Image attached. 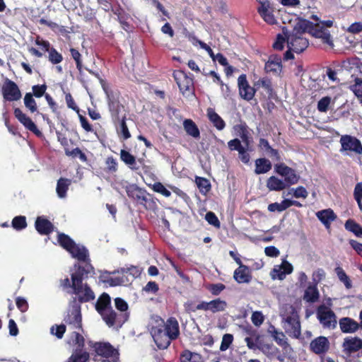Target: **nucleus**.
Here are the masks:
<instances>
[{"label":"nucleus","instance_id":"obj_1","mask_svg":"<svg viewBox=\"0 0 362 362\" xmlns=\"http://www.w3.org/2000/svg\"><path fill=\"white\" fill-rule=\"evenodd\" d=\"M93 271V267L90 263L82 266L80 264H74L73 269L70 270L71 279L69 277L60 279L59 286L63 290L76 295L71 300H76L78 305L88 303L93 300L95 295L91 287L87 284L83 283V280L88 277V274Z\"/></svg>","mask_w":362,"mask_h":362},{"label":"nucleus","instance_id":"obj_2","mask_svg":"<svg viewBox=\"0 0 362 362\" xmlns=\"http://www.w3.org/2000/svg\"><path fill=\"white\" fill-rule=\"evenodd\" d=\"M313 28L311 21L299 18L292 32L289 34H286L288 47L296 53L303 52L309 45L308 40L303 37L306 32L317 38L321 39L322 42L330 43L328 33H324L322 31Z\"/></svg>","mask_w":362,"mask_h":362},{"label":"nucleus","instance_id":"obj_3","mask_svg":"<svg viewBox=\"0 0 362 362\" xmlns=\"http://www.w3.org/2000/svg\"><path fill=\"white\" fill-rule=\"evenodd\" d=\"M57 241L59 245L66 250L73 258L86 264L90 263L88 250L85 246L76 244L72 238L63 233H58Z\"/></svg>","mask_w":362,"mask_h":362},{"label":"nucleus","instance_id":"obj_4","mask_svg":"<svg viewBox=\"0 0 362 362\" xmlns=\"http://www.w3.org/2000/svg\"><path fill=\"white\" fill-rule=\"evenodd\" d=\"M35 43L37 45L42 52L37 49L35 47H30L29 52L37 57H42L43 52H48V60L52 64H58L63 61V56L54 47H51V44L48 40H44L40 35L35 37Z\"/></svg>","mask_w":362,"mask_h":362},{"label":"nucleus","instance_id":"obj_5","mask_svg":"<svg viewBox=\"0 0 362 362\" xmlns=\"http://www.w3.org/2000/svg\"><path fill=\"white\" fill-rule=\"evenodd\" d=\"M63 320L69 329L83 330L81 305L75 299L69 300Z\"/></svg>","mask_w":362,"mask_h":362},{"label":"nucleus","instance_id":"obj_6","mask_svg":"<svg viewBox=\"0 0 362 362\" xmlns=\"http://www.w3.org/2000/svg\"><path fill=\"white\" fill-rule=\"evenodd\" d=\"M286 332L291 337L298 339L301 335L300 317L293 305L289 306V315L284 318Z\"/></svg>","mask_w":362,"mask_h":362},{"label":"nucleus","instance_id":"obj_7","mask_svg":"<svg viewBox=\"0 0 362 362\" xmlns=\"http://www.w3.org/2000/svg\"><path fill=\"white\" fill-rule=\"evenodd\" d=\"M173 76L183 95L189 96L193 94L194 88L192 78L188 76L187 74L182 70L174 71Z\"/></svg>","mask_w":362,"mask_h":362},{"label":"nucleus","instance_id":"obj_8","mask_svg":"<svg viewBox=\"0 0 362 362\" xmlns=\"http://www.w3.org/2000/svg\"><path fill=\"white\" fill-rule=\"evenodd\" d=\"M317 317L323 327L334 329L337 326V317L329 308L322 305L317 309Z\"/></svg>","mask_w":362,"mask_h":362},{"label":"nucleus","instance_id":"obj_9","mask_svg":"<svg viewBox=\"0 0 362 362\" xmlns=\"http://www.w3.org/2000/svg\"><path fill=\"white\" fill-rule=\"evenodd\" d=\"M274 170L278 175L284 177V180L288 187L297 184L300 180V175L296 173V170L284 163L275 164Z\"/></svg>","mask_w":362,"mask_h":362},{"label":"nucleus","instance_id":"obj_10","mask_svg":"<svg viewBox=\"0 0 362 362\" xmlns=\"http://www.w3.org/2000/svg\"><path fill=\"white\" fill-rule=\"evenodd\" d=\"M2 95L6 101H17L21 98V92L18 85L10 79H6L2 86Z\"/></svg>","mask_w":362,"mask_h":362},{"label":"nucleus","instance_id":"obj_11","mask_svg":"<svg viewBox=\"0 0 362 362\" xmlns=\"http://www.w3.org/2000/svg\"><path fill=\"white\" fill-rule=\"evenodd\" d=\"M126 192L129 198L136 201L139 204L144 205L146 209L147 203L150 199L151 194L145 189H141L136 185H129L126 187Z\"/></svg>","mask_w":362,"mask_h":362},{"label":"nucleus","instance_id":"obj_12","mask_svg":"<svg viewBox=\"0 0 362 362\" xmlns=\"http://www.w3.org/2000/svg\"><path fill=\"white\" fill-rule=\"evenodd\" d=\"M238 86L240 97L247 101L251 100L257 92L256 86H253L252 87L250 86L247 76L244 74L238 77Z\"/></svg>","mask_w":362,"mask_h":362},{"label":"nucleus","instance_id":"obj_13","mask_svg":"<svg viewBox=\"0 0 362 362\" xmlns=\"http://www.w3.org/2000/svg\"><path fill=\"white\" fill-rule=\"evenodd\" d=\"M228 148L230 151H237L238 152V158L244 164H249L250 162V155L248 152L249 147L245 146L241 144L240 139L235 138L228 142Z\"/></svg>","mask_w":362,"mask_h":362},{"label":"nucleus","instance_id":"obj_14","mask_svg":"<svg viewBox=\"0 0 362 362\" xmlns=\"http://www.w3.org/2000/svg\"><path fill=\"white\" fill-rule=\"evenodd\" d=\"M100 315L107 325L109 327H112L116 324L122 325L127 320L129 317V314L127 313L121 314L119 315H117L112 307L105 311H103L102 314Z\"/></svg>","mask_w":362,"mask_h":362},{"label":"nucleus","instance_id":"obj_15","mask_svg":"<svg viewBox=\"0 0 362 362\" xmlns=\"http://www.w3.org/2000/svg\"><path fill=\"white\" fill-rule=\"evenodd\" d=\"M152 337L159 349H166L169 347L173 339H170L165 330H163L158 326L153 327L151 331Z\"/></svg>","mask_w":362,"mask_h":362},{"label":"nucleus","instance_id":"obj_16","mask_svg":"<svg viewBox=\"0 0 362 362\" xmlns=\"http://www.w3.org/2000/svg\"><path fill=\"white\" fill-rule=\"evenodd\" d=\"M13 114L16 118L25 127L26 129L30 131L38 137L42 136V133L38 129L31 118H30L26 114L23 113L20 108H15Z\"/></svg>","mask_w":362,"mask_h":362},{"label":"nucleus","instance_id":"obj_17","mask_svg":"<svg viewBox=\"0 0 362 362\" xmlns=\"http://www.w3.org/2000/svg\"><path fill=\"white\" fill-rule=\"evenodd\" d=\"M107 105L112 121L115 123L119 122L122 119L119 117V114L124 109V105L120 103L118 95L115 94L108 95Z\"/></svg>","mask_w":362,"mask_h":362},{"label":"nucleus","instance_id":"obj_18","mask_svg":"<svg viewBox=\"0 0 362 362\" xmlns=\"http://www.w3.org/2000/svg\"><path fill=\"white\" fill-rule=\"evenodd\" d=\"M158 326L163 330H165L167 335L170 337V339L175 340L180 334L178 321L174 317L168 318L166 322H163V325Z\"/></svg>","mask_w":362,"mask_h":362},{"label":"nucleus","instance_id":"obj_19","mask_svg":"<svg viewBox=\"0 0 362 362\" xmlns=\"http://www.w3.org/2000/svg\"><path fill=\"white\" fill-rule=\"evenodd\" d=\"M330 348L328 339L324 336H320L313 339L310 344V349L317 355L325 354Z\"/></svg>","mask_w":362,"mask_h":362},{"label":"nucleus","instance_id":"obj_20","mask_svg":"<svg viewBox=\"0 0 362 362\" xmlns=\"http://www.w3.org/2000/svg\"><path fill=\"white\" fill-rule=\"evenodd\" d=\"M341 147L345 151H352L358 154H362V144L356 137L345 135L340 139Z\"/></svg>","mask_w":362,"mask_h":362},{"label":"nucleus","instance_id":"obj_21","mask_svg":"<svg viewBox=\"0 0 362 362\" xmlns=\"http://www.w3.org/2000/svg\"><path fill=\"white\" fill-rule=\"evenodd\" d=\"M117 273V276H104L103 282L108 284L110 286H127L130 284L132 280L128 278V274L126 272L122 271V268L117 272L115 271L112 274Z\"/></svg>","mask_w":362,"mask_h":362},{"label":"nucleus","instance_id":"obj_22","mask_svg":"<svg viewBox=\"0 0 362 362\" xmlns=\"http://www.w3.org/2000/svg\"><path fill=\"white\" fill-rule=\"evenodd\" d=\"M342 347L344 351L350 355L362 349V339L357 337H347L344 339Z\"/></svg>","mask_w":362,"mask_h":362},{"label":"nucleus","instance_id":"obj_23","mask_svg":"<svg viewBox=\"0 0 362 362\" xmlns=\"http://www.w3.org/2000/svg\"><path fill=\"white\" fill-rule=\"evenodd\" d=\"M254 86H256L255 89H257V91L261 88L263 89V91L260 93L264 96V98H267L269 99L272 97L274 90L272 80L269 78H259L257 81L254 82Z\"/></svg>","mask_w":362,"mask_h":362},{"label":"nucleus","instance_id":"obj_24","mask_svg":"<svg viewBox=\"0 0 362 362\" xmlns=\"http://www.w3.org/2000/svg\"><path fill=\"white\" fill-rule=\"evenodd\" d=\"M239 267L237 268L233 274L234 279L238 284H248L252 280V274L249 267L244 265L243 262L238 264Z\"/></svg>","mask_w":362,"mask_h":362},{"label":"nucleus","instance_id":"obj_25","mask_svg":"<svg viewBox=\"0 0 362 362\" xmlns=\"http://www.w3.org/2000/svg\"><path fill=\"white\" fill-rule=\"evenodd\" d=\"M35 228L37 233L42 235H48L54 230V225L43 216L37 217Z\"/></svg>","mask_w":362,"mask_h":362},{"label":"nucleus","instance_id":"obj_26","mask_svg":"<svg viewBox=\"0 0 362 362\" xmlns=\"http://www.w3.org/2000/svg\"><path fill=\"white\" fill-rule=\"evenodd\" d=\"M281 57L277 54H272L266 62L264 70L267 73H273L277 74L281 71Z\"/></svg>","mask_w":362,"mask_h":362},{"label":"nucleus","instance_id":"obj_27","mask_svg":"<svg viewBox=\"0 0 362 362\" xmlns=\"http://www.w3.org/2000/svg\"><path fill=\"white\" fill-rule=\"evenodd\" d=\"M316 216L327 229L330 228L332 222L335 221L337 218L332 209L319 211L316 213Z\"/></svg>","mask_w":362,"mask_h":362},{"label":"nucleus","instance_id":"obj_28","mask_svg":"<svg viewBox=\"0 0 362 362\" xmlns=\"http://www.w3.org/2000/svg\"><path fill=\"white\" fill-rule=\"evenodd\" d=\"M98 355L105 358L113 356L116 351L114 347L110 343L96 342L93 346Z\"/></svg>","mask_w":362,"mask_h":362},{"label":"nucleus","instance_id":"obj_29","mask_svg":"<svg viewBox=\"0 0 362 362\" xmlns=\"http://www.w3.org/2000/svg\"><path fill=\"white\" fill-rule=\"evenodd\" d=\"M339 327L344 333H354L358 329L359 325L350 317H343L339 320Z\"/></svg>","mask_w":362,"mask_h":362},{"label":"nucleus","instance_id":"obj_30","mask_svg":"<svg viewBox=\"0 0 362 362\" xmlns=\"http://www.w3.org/2000/svg\"><path fill=\"white\" fill-rule=\"evenodd\" d=\"M67 343L75 348L74 351H81L85 346V339L82 334L74 331L70 334Z\"/></svg>","mask_w":362,"mask_h":362},{"label":"nucleus","instance_id":"obj_31","mask_svg":"<svg viewBox=\"0 0 362 362\" xmlns=\"http://www.w3.org/2000/svg\"><path fill=\"white\" fill-rule=\"evenodd\" d=\"M267 187L270 191H281L288 187L285 180H281L276 176H271L267 180Z\"/></svg>","mask_w":362,"mask_h":362},{"label":"nucleus","instance_id":"obj_32","mask_svg":"<svg viewBox=\"0 0 362 362\" xmlns=\"http://www.w3.org/2000/svg\"><path fill=\"white\" fill-rule=\"evenodd\" d=\"M183 127L186 134L194 139H199L200 131L196 123L191 119H185L183 121Z\"/></svg>","mask_w":362,"mask_h":362},{"label":"nucleus","instance_id":"obj_33","mask_svg":"<svg viewBox=\"0 0 362 362\" xmlns=\"http://www.w3.org/2000/svg\"><path fill=\"white\" fill-rule=\"evenodd\" d=\"M111 298L107 293H103L98 298L95 303V310L99 314L111 308Z\"/></svg>","mask_w":362,"mask_h":362},{"label":"nucleus","instance_id":"obj_34","mask_svg":"<svg viewBox=\"0 0 362 362\" xmlns=\"http://www.w3.org/2000/svg\"><path fill=\"white\" fill-rule=\"evenodd\" d=\"M320 293L317 285H309L305 290L303 300L308 303H313L319 300Z\"/></svg>","mask_w":362,"mask_h":362},{"label":"nucleus","instance_id":"obj_35","mask_svg":"<svg viewBox=\"0 0 362 362\" xmlns=\"http://www.w3.org/2000/svg\"><path fill=\"white\" fill-rule=\"evenodd\" d=\"M227 307V302L220 298L209 301V311L212 313L223 312L226 310Z\"/></svg>","mask_w":362,"mask_h":362},{"label":"nucleus","instance_id":"obj_36","mask_svg":"<svg viewBox=\"0 0 362 362\" xmlns=\"http://www.w3.org/2000/svg\"><path fill=\"white\" fill-rule=\"evenodd\" d=\"M272 163L265 158H260L255 160V173L257 175L264 174L272 169Z\"/></svg>","mask_w":362,"mask_h":362},{"label":"nucleus","instance_id":"obj_37","mask_svg":"<svg viewBox=\"0 0 362 362\" xmlns=\"http://www.w3.org/2000/svg\"><path fill=\"white\" fill-rule=\"evenodd\" d=\"M207 116L210 122L218 130H222L226 127L224 120L211 108L207 110Z\"/></svg>","mask_w":362,"mask_h":362},{"label":"nucleus","instance_id":"obj_38","mask_svg":"<svg viewBox=\"0 0 362 362\" xmlns=\"http://www.w3.org/2000/svg\"><path fill=\"white\" fill-rule=\"evenodd\" d=\"M332 25H333V21L331 20L320 21V23H316V24H314L312 22V26L313 27V28H316V30H320L322 31L324 33L329 34V39H330V43L329 42H323V43L329 45L331 47H334V43H333L332 37L330 35V33L327 29V28H330Z\"/></svg>","mask_w":362,"mask_h":362},{"label":"nucleus","instance_id":"obj_39","mask_svg":"<svg viewBox=\"0 0 362 362\" xmlns=\"http://www.w3.org/2000/svg\"><path fill=\"white\" fill-rule=\"evenodd\" d=\"M195 183L202 194L206 195L211 189L210 181L202 177H195Z\"/></svg>","mask_w":362,"mask_h":362},{"label":"nucleus","instance_id":"obj_40","mask_svg":"<svg viewBox=\"0 0 362 362\" xmlns=\"http://www.w3.org/2000/svg\"><path fill=\"white\" fill-rule=\"evenodd\" d=\"M70 185L71 180L69 179L61 177L58 180L56 191L59 197L64 198L66 196Z\"/></svg>","mask_w":362,"mask_h":362},{"label":"nucleus","instance_id":"obj_41","mask_svg":"<svg viewBox=\"0 0 362 362\" xmlns=\"http://www.w3.org/2000/svg\"><path fill=\"white\" fill-rule=\"evenodd\" d=\"M345 229L353 233L357 237H362V227L354 219H348L344 224Z\"/></svg>","mask_w":362,"mask_h":362},{"label":"nucleus","instance_id":"obj_42","mask_svg":"<svg viewBox=\"0 0 362 362\" xmlns=\"http://www.w3.org/2000/svg\"><path fill=\"white\" fill-rule=\"evenodd\" d=\"M121 160L132 170H137L138 168L135 167L136 163L135 157L126 150H121L120 151Z\"/></svg>","mask_w":362,"mask_h":362},{"label":"nucleus","instance_id":"obj_43","mask_svg":"<svg viewBox=\"0 0 362 362\" xmlns=\"http://www.w3.org/2000/svg\"><path fill=\"white\" fill-rule=\"evenodd\" d=\"M335 273L341 282H342L346 288L350 289L352 288V283L349 276L346 274L344 270L341 267H337L334 269Z\"/></svg>","mask_w":362,"mask_h":362},{"label":"nucleus","instance_id":"obj_44","mask_svg":"<svg viewBox=\"0 0 362 362\" xmlns=\"http://www.w3.org/2000/svg\"><path fill=\"white\" fill-rule=\"evenodd\" d=\"M257 11L261 17L264 19V21L270 25L276 23V20L274 18L272 11L269 9V6L264 8H258Z\"/></svg>","mask_w":362,"mask_h":362},{"label":"nucleus","instance_id":"obj_45","mask_svg":"<svg viewBox=\"0 0 362 362\" xmlns=\"http://www.w3.org/2000/svg\"><path fill=\"white\" fill-rule=\"evenodd\" d=\"M11 226L16 230H22L28 226L26 217L25 216H16L11 221Z\"/></svg>","mask_w":362,"mask_h":362},{"label":"nucleus","instance_id":"obj_46","mask_svg":"<svg viewBox=\"0 0 362 362\" xmlns=\"http://www.w3.org/2000/svg\"><path fill=\"white\" fill-rule=\"evenodd\" d=\"M65 155L72 158L78 157L83 163L88 160L86 155L78 147L72 150H70L69 148H65Z\"/></svg>","mask_w":362,"mask_h":362},{"label":"nucleus","instance_id":"obj_47","mask_svg":"<svg viewBox=\"0 0 362 362\" xmlns=\"http://www.w3.org/2000/svg\"><path fill=\"white\" fill-rule=\"evenodd\" d=\"M89 357L87 351H74L66 362H86Z\"/></svg>","mask_w":362,"mask_h":362},{"label":"nucleus","instance_id":"obj_48","mask_svg":"<svg viewBox=\"0 0 362 362\" xmlns=\"http://www.w3.org/2000/svg\"><path fill=\"white\" fill-rule=\"evenodd\" d=\"M24 105L32 113L37 110V103L33 98V95L31 93H25L24 96Z\"/></svg>","mask_w":362,"mask_h":362},{"label":"nucleus","instance_id":"obj_49","mask_svg":"<svg viewBox=\"0 0 362 362\" xmlns=\"http://www.w3.org/2000/svg\"><path fill=\"white\" fill-rule=\"evenodd\" d=\"M350 89L362 105V79L356 78L354 84L350 86Z\"/></svg>","mask_w":362,"mask_h":362},{"label":"nucleus","instance_id":"obj_50","mask_svg":"<svg viewBox=\"0 0 362 362\" xmlns=\"http://www.w3.org/2000/svg\"><path fill=\"white\" fill-rule=\"evenodd\" d=\"M71 56L74 60L76 66V69L81 73L83 69L82 55L78 49L75 48H70L69 49Z\"/></svg>","mask_w":362,"mask_h":362},{"label":"nucleus","instance_id":"obj_51","mask_svg":"<svg viewBox=\"0 0 362 362\" xmlns=\"http://www.w3.org/2000/svg\"><path fill=\"white\" fill-rule=\"evenodd\" d=\"M66 325H54L50 328V332L54 335L57 339H62L66 329Z\"/></svg>","mask_w":362,"mask_h":362},{"label":"nucleus","instance_id":"obj_52","mask_svg":"<svg viewBox=\"0 0 362 362\" xmlns=\"http://www.w3.org/2000/svg\"><path fill=\"white\" fill-rule=\"evenodd\" d=\"M206 288L211 295L217 296L226 289V286L222 283L210 284H208Z\"/></svg>","mask_w":362,"mask_h":362},{"label":"nucleus","instance_id":"obj_53","mask_svg":"<svg viewBox=\"0 0 362 362\" xmlns=\"http://www.w3.org/2000/svg\"><path fill=\"white\" fill-rule=\"evenodd\" d=\"M284 35L278 34L275 42L273 44V48L276 50H282L284 47V43L286 41V34H289L288 32L284 31L283 29Z\"/></svg>","mask_w":362,"mask_h":362},{"label":"nucleus","instance_id":"obj_54","mask_svg":"<svg viewBox=\"0 0 362 362\" xmlns=\"http://www.w3.org/2000/svg\"><path fill=\"white\" fill-rule=\"evenodd\" d=\"M105 171L108 173H114L117 171L118 164L112 156H109L105 160Z\"/></svg>","mask_w":362,"mask_h":362},{"label":"nucleus","instance_id":"obj_55","mask_svg":"<svg viewBox=\"0 0 362 362\" xmlns=\"http://www.w3.org/2000/svg\"><path fill=\"white\" fill-rule=\"evenodd\" d=\"M354 197L357 202L359 209L362 211V182L356 185L354 190Z\"/></svg>","mask_w":362,"mask_h":362},{"label":"nucleus","instance_id":"obj_56","mask_svg":"<svg viewBox=\"0 0 362 362\" xmlns=\"http://www.w3.org/2000/svg\"><path fill=\"white\" fill-rule=\"evenodd\" d=\"M287 209L286 200L284 199L281 203L274 202L268 205V210L270 212H281Z\"/></svg>","mask_w":362,"mask_h":362},{"label":"nucleus","instance_id":"obj_57","mask_svg":"<svg viewBox=\"0 0 362 362\" xmlns=\"http://www.w3.org/2000/svg\"><path fill=\"white\" fill-rule=\"evenodd\" d=\"M47 86L44 83L42 85H34L32 87L33 93H31L35 98H41L46 93Z\"/></svg>","mask_w":362,"mask_h":362},{"label":"nucleus","instance_id":"obj_58","mask_svg":"<svg viewBox=\"0 0 362 362\" xmlns=\"http://www.w3.org/2000/svg\"><path fill=\"white\" fill-rule=\"evenodd\" d=\"M119 122L120 123V133L122 134V139L124 140L129 139L131 137V134L126 124V116L124 115L119 121Z\"/></svg>","mask_w":362,"mask_h":362},{"label":"nucleus","instance_id":"obj_59","mask_svg":"<svg viewBox=\"0 0 362 362\" xmlns=\"http://www.w3.org/2000/svg\"><path fill=\"white\" fill-rule=\"evenodd\" d=\"M154 192L161 194L165 197H169L171 192L165 188V187L160 182H156L152 185Z\"/></svg>","mask_w":362,"mask_h":362},{"label":"nucleus","instance_id":"obj_60","mask_svg":"<svg viewBox=\"0 0 362 362\" xmlns=\"http://www.w3.org/2000/svg\"><path fill=\"white\" fill-rule=\"evenodd\" d=\"M205 219L210 225H211L217 228H220V226H221L220 221H219L218 217L216 216V215L214 212H212V211L207 212L205 215Z\"/></svg>","mask_w":362,"mask_h":362},{"label":"nucleus","instance_id":"obj_61","mask_svg":"<svg viewBox=\"0 0 362 362\" xmlns=\"http://www.w3.org/2000/svg\"><path fill=\"white\" fill-rule=\"evenodd\" d=\"M65 100L66 105L69 108L73 110L77 114L80 112V109L76 104L75 100L70 93H65Z\"/></svg>","mask_w":362,"mask_h":362},{"label":"nucleus","instance_id":"obj_62","mask_svg":"<svg viewBox=\"0 0 362 362\" xmlns=\"http://www.w3.org/2000/svg\"><path fill=\"white\" fill-rule=\"evenodd\" d=\"M331 98L329 96L323 97L317 103V110L321 112H326L328 110Z\"/></svg>","mask_w":362,"mask_h":362},{"label":"nucleus","instance_id":"obj_63","mask_svg":"<svg viewBox=\"0 0 362 362\" xmlns=\"http://www.w3.org/2000/svg\"><path fill=\"white\" fill-rule=\"evenodd\" d=\"M291 190L293 191V196L297 199L298 198L306 199L308 196V192L307 189L303 186H299V187H296V189L292 188Z\"/></svg>","mask_w":362,"mask_h":362},{"label":"nucleus","instance_id":"obj_64","mask_svg":"<svg viewBox=\"0 0 362 362\" xmlns=\"http://www.w3.org/2000/svg\"><path fill=\"white\" fill-rule=\"evenodd\" d=\"M346 31L351 34H358L362 32V22H355L351 24Z\"/></svg>","mask_w":362,"mask_h":362}]
</instances>
